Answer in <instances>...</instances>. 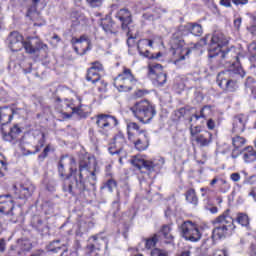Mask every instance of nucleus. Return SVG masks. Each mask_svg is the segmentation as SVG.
Segmentation results:
<instances>
[{
    "mask_svg": "<svg viewBox=\"0 0 256 256\" xmlns=\"http://www.w3.org/2000/svg\"><path fill=\"white\" fill-rule=\"evenodd\" d=\"M87 164L80 163L79 170L70 169V175L64 180L62 189L72 197H81L85 191H95L97 188V175L89 171Z\"/></svg>",
    "mask_w": 256,
    "mask_h": 256,
    "instance_id": "nucleus-1",
    "label": "nucleus"
},
{
    "mask_svg": "<svg viewBox=\"0 0 256 256\" xmlns=\"http://www.w3.org/2000/svg\"><path fill=\"white\" fill-rule=\"evenodd\" d=\"M7 44L12 52L21 51L24 48L26 53L30 55H35V53H39L41 50L47 51L48 49L47 44H44L39 38H32L24 42L23 35L17 31H13L8 35Z\"/></svg>",
    "mask_w": 256,
    "mask_h": 256,
    "instance_id": "nucleus-2",
    "label": "nucleus"
},
{
    "mask_svg": "<svg viewBox=\"0 0 256 256\" xmlns=\"http://www.w3.org/2000/svg\"><path fill=\"white\" fill-rule=\"evenodd\" d=\"M21 111L20 108L13 109L8 106H4L0 108V124L2 125L1 127V133L4 141H8L9 143L13 141H17L19 138V135H21L22 130L19 127V125H14L13 127H10L9 130L5 128V126L8 123H11V119H13L14 115H17Z\"/></svg>",
    "mask_w": 256,
    "mask_h": 256,
    "instance_id": "nucleus-3",
    "label": "nucleus"
},
{
    "mask_svg": "<svg viewBox=\"0 0 256 256\" xmlns=\"http://www.w3.org/2000/svg\"><path fill=\"white\" fill-rule=\"evenodd\" d=\"M245 75H247V73L243 67H241V65H236L231 67L229 70L218 73L216 81L223 91L235 93V90L239 89V85H237V80H234L231 77H240L243 79Z\"/></svg>",
    "mask_w": 256,
    "mask_h": 256,
    "instance_id": "nucleus-4",
    "label": "nucleus"
},
{
    "mask_svg": "<svg viewBox=\"0 0 256 256\" xmlns=\"http://www.w3.org/2000/svg\"><path fill=\"white\" fill-rule=\"evenodd\" d=\"M235 220L229 215V210H226L223 214L218 216L214 221L215 225L212 230V239L214 241H219V239H225L228 235L235 230V225L233 224Z\"/></svg>",
    "mask_w": 256,
    "mask_h": 256,
    "instance_id": "nucleus-5",
    "label": "nucleus"
},
{
    "mask_svg": "<svg viewBox=\"0 0 256 256\" xmlns=\"http://www.w3.org/2000/svg\"><path fill=\"white\" fill-rule=\"evenodd\" d=\"M130 111L134 115L140 123H151V120L155 115H157V111L155 110V106L151 104V102L147 100H141L136 102L131 108Z\"/></svg>",
    "mask_w": 256,
    "mask_h": 256,
    "instance_id": "nucleus-6",
    "label": "nucleus"
},
{
    "mask_svg": "<svg viewBox=\"0 0 256 256\" xmlns=\"http://www.w3.org/2000/svg\"><path fill=\"white\" fill-rule=\"evenodd\" d=\"M210 39V46H209V54L208 57L210 59H215L217 57V53L225 47L229 43V39L225 37V34L221 32H214L213 35H206L204 37V42L207 45V41Z\"/></svg>",
    "mask_w": 256,
    "mask_h": 256,
    "instance_id": "nucleus-7",
    "label": "nucleus"
},
{
    "mask_svg": "<svg viewBox=\"0 0 256 256\" xmlns=\"http://www.w3.org/2000/svg\"><path fill=\"white\" fill-rule=\"evenodd\" d=\"M170 45L174 50L175 55H179V57L174 61V64L177 65L179 61H185V58L191 53V49L184 48L185 40H183V32L181 30H177L170 40Z\"/></svg>",
    "mask_w": 256,
    "mask_h": 256,
    "instance_id": "nucleus-8",
    "label": "nucleus"
},
{
    "mask_svg": "<svg viewBox=\"0 0 256 256\" xmlns=\"http://www.w3.org/2000/svg\"><path fill=\"white\" fill-rule=\"evenodd\" d=\"M136 81L131 69L124 67L122 73L114 79V87L120 93H127L133 89Z\"/></svg>",
    "mask_w": 256,
    "mask_h": 256,
    "instance_id": "nucleus-9",
    "label": "nucleus"
},
{
    "mask_svg": "<svg viewBox=\"0 0 256 256\" xmlns=\"http://www.w3.org/2000/svg\"><path fill=\"white\" fill-rule=\"evenodd\" d=\"M180 233L185 241H190L191 243H197L201 241V237H203L199 225L189 220L181 224Z\"/></svg>",
    "mask_w": 256,
    "mask_h": 256,
    "instance_id": "nucleus-10",
    "label": "nucleus"
},
{
    "mask_svg": "<svg viewBox=\"0 0 256 256\" xmlns=\"http://www.w3.org/2000/svg\"><path fill=\"white\" fill-rule=\"evenodd\" d=\"M96 125L99 128L98 133L107 138L109 137V131L119 125V120L110 114H98L96 116Z\"/></svg>",
    "mask_w": 256,
    "mask_h": 256,
    "instance_id": "nucleus-11",
    "label": "nucleus"
},
{
    "mask_svg": "<svg viewBox=\"0 0 256 256\" xmlns=\"http://www.w3.org/2000/svg\"><path fill=\"white\" fill-rule=\"evenodd\" d=\"M216 61H220V65H225V63H231L232 67H237L239 64V54L235 52L234 48L219 50L215 56Z\"/></svg>",
    "mask_w": 256,
    "mask_h": 256,
    "instance_id": "nucleus-12",
    "label": "nucleus"
},
{
    "mask_svg": "<svg viewBox=\"0 0 256 256\" xmlns=\"http://www.w3.org/2000/svg\"><path fill=\"white\" fill-rule=\"evenodd\" d=\"M93 243L87 246V249L92 256L103 255V249H107L109 246V241L105 238L99 237L98 235L90 237Z\"/></svg>",
    "mask_w": 256,
    "mask_h": 256,
    "instance_id": "nucleus-13",
    "label": "nucleus"
},
{
    "mask_svg": "<svg viewBox=\"0 0 256 256\" xmlns=\"http://www.w3.org/2000/svg\"><path fill=\"white\" fill-rule=\"evenodd\" d=\"M149 75H155L153 84L156 87H163L167 83V73L163 72V66L161 64L153 63L148 66Z\"/></svg>",
    "mask_w": 256,
    "mask_h": 256,
    "instance_id": "nucleus-14",
    "label": "nucleus"
},
{
    "mask_svg": "<svg viewBox=\"0 0 256 256\" xmlns=\"http://www.w3.org/2000/svg\"><path fill=\"white\" fill-rule=\"evenodd\" d=\"M160 164L155 161H149L145 160L139 157H134L131 159V164L133 167H136L138 171H141V169H146V171H149V173H153L155 169H159V165H163L165 163V160L160 159Z\"/></svg>",
    "mask_w": 256,
    "mask_h": 256,
    "instance_id": "nucleus-15",
    "label": "nucleus"
},
{
    "mask_svg": "<svg viewBox=\"0 0 256 256\" xmlns=\"http://www.w3.org/2000/svg\"><path fill=\"white\" fill-rule=\"evenodd\" d=\"M116 19L120 20L121 27L124 31H126V29H128L129 25H131V23L133 21L131 11H129L128 9H125V8L120 9L116 13Z\"/></svg>",
    "mask_w": 256,
    "mask_h": 256,
    "instance_id": "nucleus-16",
    "label": "nucleus"
},
{
    "mask_svg": "<svg viewBox=\"0 0 256 256\" xmlns=\"http://www.w3.org/2000/svg\"><path fill=\"white\" fill-rule=\"evenodd\" d=\"M134 146L138 151H145L149 147V137L147 136V131H139L137 140L134 142Z\"/></svg>",
    "mask_w": 256,
    "mask_h": 256,
    "instance_id": "nucleus-17",
    "label": "nucleus"
},
{
    "mask_svg": "<svg viewBox=\"0 0 256 256\" xmlns=\"http://www.w3.org/2000/svg\"><path fill=\"white\" fill-rule=\"evenodd\" d=\"M1 199H8L6 201L7 206H2L0 207V213H4V215H10L13 217L15 213H13V209H15V201H13V198H11V195L6 194V195H0V201Z\"/></svg>",
    "mask_w": 256,
    "mask_h": 256,
    "instance_id": "nucleus-18",
    "label": "nucleus"
},
{
    "mask_svg": "<svg viewBox=\"0 0 256 256\" xmlns=\"http://www.w3.org/2000/svg\"><path fill=\"white\" fill-rule=\"evenodd\" d=\"M194 141H196L197 145L200 147H209L213 141V134L209 131H205L202 134L195 136Z\"/></svg>",
    "mask_w": 256,
    "mask_h": 256,
    "instance_id": "nucleus-19",
    "label": "nucleus"
},
{
    "mask_svg": "<svg viewBox=\"0 0 256 256\" xmlns=\"http://www.w3.org/2000/svg\"><path fill=\"white\" fill-rule=\"evenodd\" d=\"M31 225L33 229H36V231H38V233H48L49 231V227L43 221V218H41V216H33L31 220Z\"/></svg>",
    "mask_w": 256,
    "mask_h": 256,
    "instance_id": "nucleus-20",
    "label": "nucleus"
},
{
    "mask_svg": "<svg viewBox=\"0 0 256 256\" xmlns=\"http://www.w3.org/2000/svg\"><path fill=\"white\" fill-rule=\"evenodd\" d=\"M35 192V185L27 182L20 185L18 199H29Z\"/></svg>",
    "mask_w": 256,
    "mask_h": 256,
    "instance_id": "nucleus-21",
    "label": "nucleus"
},
{
    "mask_svg": "<svg viewBox=\"0 0 256 256\" xmlns=\"http://www.w3.org/2000/svg\"><path fill=\"white\" fill-rule=\"evenodd\" d=\"M232 133H243L245 131V116L238 115L233 118L232 122Z\"/></svg>",
    "mask_w": 256,
    "mask_h": 256,
    "instance_id": "nucleus-22",
    "label": "nucleus"
},
{
    "mask_svg": "<svg viewBox=\"0 0 256 256\" xmlns=\"http://www.w3.org/2000/svg\"><path fill=\"white\" fill-rule=\"evenodd\" d=\"M101 27L105 33L114 34L117 33L119 27L115 25V22L111 18H106L101 22Z\"/></svg>",
    "mask_w": 256,
    "mask_h": 256,
    "instance_id": "nucleus-23",
    "label": "nucleus"
},
{
    "mask_svg": "<svg viewBox=\"0 0 256 256\" xmlns=\"http://www.w3.org/2000/svg\"><path fill=\"white\" fill-rule=\"evenodd\" d=\"M242 157L245 163H253L256 161V151L252 146H248L242 150Z\"/></svg>",
    "mask_w": 256,
    "mask_h": 256,
    "instance_id": "nucleus-24",
    "label": "nucleus"
},
{
    "mask_svg": "<svg viewBox=\"0 0 256 256\" xmlns=\"http://www.w3.org/2000/svg\"><path fill=\"white\" fill-rule=\"evenodd\" d=\"M188 30L195 37H201L203 35V27L198 23H190L187 25Z\"/></svg>",
    "mask_w": 256,
    "mask_h": 256,
    "instance_id": "nucleus-25",
    "label": "nucleus"
},
{
    "mask_svg": "<svg viewBox=\"0 0 256 256\" xmlns=\"http://www.w3.org/2000/svg\"><path fill=\"white\" fill-rule=\"evenodd\" d=\"M185 197L186 201L192 205H197V203H199V199L197 198V194L193 188H190L186 191Z\"/></svg>",
    "mask_w": 256,
    "mask_h": 256,
    "instance_id": "nucleus-26",
    "label": "nucleus"
},
{
    "mask_svg": "<svg viewBox=\"0 0 256 256\" xmlns=\"http://www.w3.org/2000/svg\"><path fill=\"white\" fill-rule=\"evenodd\" d=\"M86 79H87V81H90L94 85L95 83H99V81L101 80V74H99V72L89 68L88 72H87Z\"/></svg>",
    "mask_w": 256,
    "mask_h": 256,
    "instance_id": "nucleus-27",
    "label": "nucleus"
},
{
    "mask_svg": "<svg viewBox=\"0 0 256 256\" xmlns=\"http://www.w3.org/2000/svg\"><path fill=\"white\" fill-rule=\"evenodd\" d=\"M245 143H247V139L243 136L235 135L232 137V145L234 149H241V147H244Z\"/></svg>",
    "mask_w": 256,
    "mask_h": 256,
    "instance_id": "nucleus-28",
    "label": "nucleus"
},
{
    "mask_svg": "<svg viewBox=\"0 0 256 256\" xmlns=\"http://www.w3.org/2000/svg\"><path fill=\"white\" fill-rule=\"evenodd\" d=\"M161 233L165 239V243H173V234H171V226L164 225Z\"/></svg>",
    "mask_w": 256,
    "mask_h": 256,
    "instance_id": "nucleus-29",
    "label": "nucleus"
},
{
    "mask_svg": "<svg viewBox=\"0 0 256 256\" xmlns=\"http://www.w3.org/2000/svg\"><path fill=\"white\" fill-rule=\"evenodd\" d=\"M145 248L146 249H153L159 243V235L154 234L153 236L144 239Z\"/></svg>",
    "mask_w": 256,
    "mask_h": 256,
    "instance_id": "nucleus-30",
    "label": "nucleus"
},
{
    "mask_svg": "<svg viewBox=\"0 0 256 256\" xmlns=\"http://www.w3.org/2000/svg\"><path fill=\"white\" fill-rule=\"evenodd\" d=\"M17 247L20 249V251H31L33 245L28 239H19L17 241Z\"/></svg>",
    "mask_w": 256,
    "mask_h": 256,
    "instance_id": "nucleus-31",
    "label": "nucleus"
},
{
    "mask_svg": "<svg viewBox=\"0 0 256 256\" xmlns=\"http://www.w3.org/2000/svg\"><path fill=\"white\" fill-rule=\"evenodd\" d=\"M236 221L242 227H249V216L245 213H238L236 217Z\"/></svg>",
    "mask_w": 256,
    "mask_h": 256,
    "instance_id": "nucleus-32",
    "label": "nucleus"
},
{
    "mask_svg": "<svg viewBox=\"0 0 256 256\" xmlns=\"http://www.w3.org/2000/svg\"><path fill=\"white\" fill-rule=\"evenodd\" d=\"M59 243H61V240L50 242L47 246V251H50L51 253H59V251H61V245H59Z\"/></svg>",
    "mask_w": 256,
    "mask_h": 256,
    "instance_id": "nucleus-33",
    "label": "nucleus"
},
{
    "mask_svg": "<svg viewBox=\"0 0 256 256\" xmlns=\"http://www.w3.org/2000/svg\"><path fill=\"white\" fill-rule=\"evenodd\" d=\"M244 87L247 90L253 91V89L256 87V80L255 78L248 76L244 82Z\"/></svg>",
    "mask_w": 256,
    "mask_h": 256,
    "instance_id": "nucleus-34",
    "label": "nucleus"
},
{
    "mask_svg": "<svg viewBox=\"0 0 256 256\" xmlns=\"http://www.w3.org/2000/svg\"><path fill=\"white\" fill-rule=\"evenodd\" d=\"M143 47H153V40H140L138 45H137V49L139 51V53L143 54Z\"/></svg>",
    "mask_w": 256,
    "mask_h": 256,
    "instance_id": "nucleus-35",
    "label": "nucleus"
},
{
    "mask_svg": "<svg viewBox=\"0 0 256 256\" xmlns=\"http://www.w3.org/2000/svg\"><path fill=\"white\" fill-rule=\"evenodd\" d=\"M78 41L79 43H84V41L87 43V47L83 50L82 55H85L87 51H91V40H89L87 35H82L80 38H78Z\"/></svg>",
    "mask_w": 256,
    "mask_h": 256,
    "instance_id": "nucleus-36",
    "label": "nucleus"
},
{
    "mask_svg": "<svg viewBox=\"0 0 256 256\" xmlns=\"http://www.w3.org/2000/svg\"><path fill=\"white\" fill-rule=\"evenodd\" d=\"M205 109H207V106L202 107L199 113L192 115V117L190 118V122L193 121V117L194 119H196V121H199V119H207V115L205 114Z\"/></svg>",
    "mask_w": 256,
    "mask_h": 256,
    "instance_id": "nucleus-37",
    "label": "nucleus"
},
{
    "mask_svg": "<svg viewBox=\"0 0 256 256\" xmlns=\"http://www.w3.org/2000/svg\"><path fill=\"white\" fill-rule=\"evenodd\" d=\"M150 256H169V252L165 249L154 248L150 251Z\"/></svg>",
    "mask_w": 256,
    "mask_h": 256,
    "instance_id": "nucleus-38",
    "label": "nucleus"
},
{
    "mask_svg": "<svg viewBox=\"0 0 256 256\" xmlns=\"http://www.w3.org/2000/svg\"><path fill=\"white\" fill-rule=\"evenodd\" d=\"M220 193H227V191H229V189H231V184H229V182H227V180L221 178L220 180Z\"/></svg>",
    "mask_w": 256,
    "mask_h": 256,
    "instance_id": "nucleus-39",
    "label": "nucleus"
},
{
    "mask_svg": "<svg viewBox=\"0 0 256 256\" xmlns=\"http://www.w3.org/2000/svg\"><path fill=\"white\" fill-rule=\"evenodd\" d=\"M127 129H128V135L129 137H131V131H137L138 135H139V131H142L139 129V124L135 123V122H130L127 124Z\"/></svg>",
    "mask_w": 256,
    "mask_h": 256,
    "instance_id": "nucleus-40",
    "label": "nucleus"
},
{
    "mask_svg": "<svg viewBox=\"0 0 256 256\" xmlns=\"http://www.w3.org/2000/svg\"><path fill=\"white\" fill-rule=\"evenodd\" d=\"M94 85H96V87L100 93H105L107 91V84H106L105 80L100 79Z\"/></svg>",
    "mask_w": 256,
    "mask_h": 256,
    "instance_id": "nucleus-41",
    "label": "nucleus"
},
{
    "mask_svg": "<svg viewBox=\"0 0 256 256\" xmlns=\"http://www.w3.org/2000/svg\"><path fill=\"white\" fill-rule=\"evenodd\" d=\"M65 157H62L58 163V173L60 177H65V163H63Z\"/></svg>",
    "mask_w": 256,
    "mask_h": 256,
    "instance_id": "nucleus-42",
    "label": "nucleus"
},
{
    "mask_svg": "<svg viewBox=\"0 0 256 256\" xmlns=\"http://www.w3.org/2000/svg\"><path fill=\"white\" fill-rule=\"evenodd\" d=\"M123 150V147L122 146H118L117 147V144H115V147L113 146H110L108 148V151L111 155H119L121 153V151Z\"/></svg>",
    "mask_w": 256,
    "mask_h": 256,
    "instance_id": "nucleus-43",
    "label": "nucleus"
},
{
    "mask_svg": "<svg viewBox=\"0 0 256 256\" xmlns=\"http://www.w3.org/2000/svg\"><path fill=\"white\" fill-rule=\"evenodd\" d=\"M105 187H107V189L112 192L115 187H117V182L113 179H109L106 184H105Z\"/></svg>",
    "mask_w": 256,
    "mask_h": 256,
    "instance_id": "nucleus-44",
    "label": "nucleus"
},
{
    "mask_svg": "<svg viewBox=\"0 0 256 256\" xmlns=\"http://www.w3.org/2000/svg\"><path fill=\"white\" fill-rule=\"evenodd\" d=\"M90 69H93V71H96L97 73H101V71H103V64L100 62H93Z\"/></svg>",
    "mask_w": 256,
    "mask_h": 256,
    "instance_id": "nucleus-45",
    "label": "nucleus"
},
{
    "mask_svg": "<svg viewBox=\"0 0 256 256\" xmlns=\"http://www.w3.org/2000/svg\"><path fill=\"white\" fill-rule=\"evenodd\" d=\"M90 7H101L103 0H86Z\"/></svg>",
    "mask_w": 256,
    "mask_h": 256,
    "instance_id": "nucleus-46",
    "label": "nucleus"
},
{
    "mask_svg": "<svg viewBox=\"0 0 256 256\" xmlns=\"http://www.w3.org/2000/svg\"><path fill=\"white\" fill-rule=\"evenodd\" d=\"M3 171H7V163L3 159H0V177H5Z\"/></svg>",
    "mask_w": 256,
    "mask_h": 256,
    "instance_id": "nucleus-47",
    "label": "nucleus"
},
{
    "mask_svg": "<svg viewBox=\"0 0 256 256\" xmlns=\"http://www.w3.org/2000/svg\"><path fill=\"white\" fill-rule=\"evenodd\" d=\"M72 113H75L79 117H84V115H85V112L83 111V109H81V105L78 107H73Z\"/></svg>",
    "mask_w": 256,
    "mask_h": 256,
    "instance_id": "nucleus-48",
    "label": "nucleus"
},
{
    "mask_svg": "<svg viewBox=\"0 0 256 256\" xmlns=\"http://www.w3.org/2000/svg\"><path fill=\"white\" fill-rule=\"evenodd\" d=\"M201 129L198 126H191L190 127V135L191 137H193V139H195V137H197V134L200 133Z\"/></svg>",
    "mask_w": 256,
    "mask_h": 256,
    "instance_id": "nucleus-49",
    "label": "nucleus"
},
{
    "mask_svg": "<svg viewBox=\"0 0 256 256\" xmlns=\"http://www.w3.org/2000/svg\"><path fill=\"white\" fill-rule=\"evenodd\" d=\"M248 51H249L250 55H252V57L256 56V43L255 42H252L251 44H249Z\"/></svg>",
    "mask_w": 256,
    "mask_h": 256,
    "instance_id": "nucleus-50",
    "label": "nucleus"
},
{
    "mask_svg": "<svg viewBox=\"0 0 256 256\" xmlns=\"http://www.w3.org/2000/svg\"><path fill=\"white\" fill-rule=\"evenodd\" d=\"M240 148H234L231 153L232 159H237L239 155H243V151L239 150Z\"/></svg>",
    "mask_w": 256,
    "mask_h": 256,
    "instance_id": "nucleus-51",
    "label": "nucleus"
},
{
    "mask_svg": "<svg viewBox=\"0 0 256 256\" xmlns=\"http://www.w3.org/2000/svg\"><path fill=\"white\" fill-rule=\"evenodd\" d=\"M49 151H51V147L46 146L43 152L39 155V159H45L49 155Z\"/></svg>",
    "mask_w": 256,
    "mask_h": 256,
    "instance_id": "nucleus-52",
    "label": "nucleus"
},
{
    "mask_svg": "<svg viewBox=\"0 0 256 256\" xmlns=\"http://www.w3.org/2000/svg\"><path fill=\"white\" fill-rule=\"evenodd\" d=\"M230 179H231V181H234V183H237V182L241 181V174H239L237 172L232 173L230 175Z\"/></svg>",
    "mask_w": 256,
    "mask_h": 256,
    "instance_id": "nucleus-53",
    "label": "nucleus"
},
{
    "mask_svg": "<svg viewBox=\"0 0 256 256\" xmlns=\"http://www.w3.org/2000/svg\"><path fill=\"white\" fill-rule=\"evenodd\" d=\"M5 249H7V242H5L4 238L0 239V253H5Z\"/></svg>",
    "mask_w": 256,
    "mask_h": 256,
    "instance_id": "nucleus-54",
    "label": "nucleus"
},
{
    "mask_svg": "<svg viewBox=\"0 0 256 256\" xmlns=\"http://www.w3.org/2000/svg\"><path fill=\"white\" fill-rule=\"evenodd\" d=\"M220 5L226 8L233 7V5L231 4V0H220Z\"/></svg>",
    "mask_w": 256,
    "mask_h": 256,
    "instance_id": "nucleus-55",
    "label": "nucleus"
},
{
    "mask_svg": "<svg viewBox=\"0 0 256 256\" xmlns=\"http://www.w3.org/2000/svg\"><path fill=\"white\" fill-rule=\"evenodd\" d=\"M207 128L213 131L215 129V121L213 119H209L207 121Z\"/></svg>",
    "mask_w": 256,
    "mask_h": 256,
    "instance_id": "nucleus-56",
    "label": "nucleus"
},
{
    "mask_svg": "<svg viewBox=\"0 0 256 256\" xmlns=\"http://www.w3.org/2000/svg\"><path fill=\"white\" fill-rule=\"evenodd\" d=\"M232 3H234V5H247L249 0H232Z\"/></svg>",
    "mask_w": 256,
    "mask_h": 256,
    "instance_id": "nucleus-57",
    "label": "nucleus"
},
{
    "mask_svg": "<svg viewBox=\"0 0 256 256\" xmlns=\"http://www.w3.org/2000/svg\"><path fill=\"white\" fill-rule=\"evenodd\" d=\"M147 93H149V91L147 90H138L135 92V96L136 97H143L144 95H147Z\"/></svg>",
    "mask_w": 256,
    "mask_h": 256,
    "instance_id": "nucleus-58",
    "label": "nucleus"
},
{
    "mask_svg": "<svg viewBox=\"0 0 256 256\" xmlns=\"http://www.w3.org/2000/svg\"><path fill=\"white\" fill-rule=\"evenodd\" d=\"M249 256H256V245L255 244H251Z\"/></svg>",
    "mask_w": 256,
    "mask_h": 256,
    "instance_id": "nucleus-59",
    "label": "nucleus"
},
{
    "mask_svg": "<svg viewBox=\"0 0 256 256\" xmlns=\"http://www.w3.org/2000/svg\"><path fill=\"white\" fill-rule=\"evenodd\" d=\"M140 55H143V57H147L148 59H153V56H150L151 52H149V50H143V53H140Z\"/></svg>",
    "mask_w": 256,
    "mask_h": 256,
    "instance_id": "nucleus-60",
    "label": "nucleus"
},
{
    "mask_svg": "<svg viewBox=\"0 0 256 256\" xmlns=\"http://www.w3.org/2000/svg\"><path fill=\"white\" fill-rule=\"evenodd\" d=\"M127 45H128V47H133V45H135V38L129 37L127 39Z\"/></svg>",
    "mask_w": 256,
    "mask_h": 256,
    "instance_id": "nucleus-61",
    "label": "nucleus"
},
{
    "mask_svg": "<svg viewBox=\"0 0 256 256\" xmlns=\"http://www.w3.org/2000/svg\"><path fill=\"white\" fill-rule=\"evenodd\" d=\"M67 251H64L61 256H79V254L77 253V251H73L71 252L69 255L66 254Z\"/></svg>",
    "mask_w": 256,
    "mask_h": 256,
    "instance_id": "nucleus-62",
    "label": "nucleus"
},
{
    "mask_svg": "<svg viewBox=\"0 0 256 256\" xmlns=\"http://www.w3.org/2000/svg\"><path fill=\"white\" fill-rule=\"evenodd\" d=\"M234 26L239 29V27H241V18H237L236 20H234Z\"/></svg>",
    "mask_w": 256,
    "mask_h": 256,
    "instance_id": "nucleus-63",
    "label": "nucleus"
},
{
    "mask_svg": "<svg viewBox=\"0 0 256 256\" xmlns=\"http://www.w3.org/2000/svg\"><path fill=\"white\" fill-rule=\"evenodd\" d=\"M220 179L215 177L214 179L211 180L210 185L213 187V185H217L219 183Z\"/></svg>",
    "mask_w": 256,
    "mask_h": 256,
    "instance_id": "nucleus-64",
    "label": "nucleus"
}]
</instances>
